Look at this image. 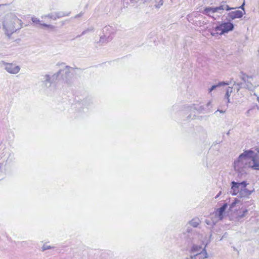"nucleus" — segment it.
Here are the masks:
<instances>
[{"mask_svg": "<svg viewBox=\"0 0 259 259\" xmlns=\"http://www.w3.org/2000/svg\"><path fill=\"white\" fill-rule=\"evenodd\" d=\"M200 221L198 218H194L191 221L189 222L190 225L194 227H197L200 224Z\"/></svg>", "mask_w": 259, "mask_h": 259, "instance_id": "20", "label": "nucleus"}, {"mask_svg": "<svg viewBox=\"0 0 259 259\" xmlns=\"http://www.w3.org/2000/svg\"><path fill=\"white\" fill-rule=\"evenodd\" d=\"M83 15V13L82 12H80L79 14L75 15V16L74 17L75 18H78L80 17H81L82 15Z\"/></svg>", "mask_w": 259, "mask_h": 259, "instance_id": "33", "label": "nucleus"}, {"mask_svg": "<svg viewBox=\"0 0 259 259\" xmlns=\"http://www.w3.org/2000/svg\"><path fill=\"white\" fill-rule=\"evenodd\" d=\"M244 14V13L240 10H236L235 11H232L228 13V17L229 19L232 20L235 19L236 18H241Z\"/></svg>", "mask_w": 259, "mask_h": 259, "instance_id": "13", "label": "nucleus"}, {"mask_svg": "<svg viewBox=\"0 0 259 259\" xmlns=\"http://www.w3.org/2000/svg\"><path fill=\"white\" fill-rule=\"evenodd\" d=\"M233 9L234 8H230L228 5L223 4L217 7H206L202 11V13L215 20L214 14L215 13L221 14L222 11L225 10L228 11Z\"/></svg>", "mask_w": 259, "mask_h": 259, "instance_id": "5", "label": "nucleus"}, {"mask_svg": "<svg viewBox=\"0 0 259 259\" xmlns=\"http://www.w3.org/2000/svg\"><path fill=\"white\" fill-rule=\"evenodd\" d=\"M257 100L259 102V98H257Z\"/></svg>", "mask_w": 259, "mask_h": 259, "instance_id": "40", "label": "nucleus"}, {"mask_svg": "<svg viewBox=\"0 0 259 259\" xmlns=\"http://www.w3.org/2000/svg\"><path fill=\"white\" fill-rule=\"evenodd\" d=\"M94 28L93 27H91L90 28H88L86 29L85 30H83L81 33V35H84L86 33L89 32H93L94 31Z\"/></svg>", "mask_w": 259, "mask_h": 259, "instance_id": "23", "label": "nucleus"}, {"mask_svg": "<svg viewBox=\"0 0 259 259\" xmlns=\"http://www.w3.org/2000/svg\"><path fill=\"white\" fill-rule=\"evenodd\" d=\"M241 83H234V87L235 88H236V89H237V91L238 92L240 88H241Z\"/></svg>", "mask_w": 259, "mask_h": 259, "instance_id": "29", "label": "nucleus"}, {"mask_svg": "<svg viewBox=\"0 0 259 259\" xmlns=\"http://www.w3.org/2000/svg\"><path fill=\"white\" fill-rule=\"evenodd\" d=\"M252 192L245 187L239 193V196L241 197H247L250 195Z\"/></svg>", "mask_w": 259, "mask_h": 259, "instance_id": "19", "label": "nucleus"}, {"mask_svg": "<svg viewBox=\"0 0 259 259\" xmlns=\"http://www.w3.org/2000/svg\"><path fill=\"white\" fill-rule=\"evenodd\" d=\"M249 77L248 75H246L245 74H242L241 79L244 82H246Z\"/></svg>", "mask_w": 259, "mask_h": 259, "instance_id": "27", "label": "nucleus"}, {"mask_svg": "<svg viewBox=\"0 0 259 259\" xmlns=\"http://www.w3.org/2000/svg\"><path fill=\"white\" fill-rule=\"evenodd\" d=\"M148 0H123V6L124 7L127 8L129 6H135L140 1L145 3ZM153 6L156 8H159L163 5V0H151Z\"/></svg>", "mask_w": 259, "mask_h": 259, "instance_id": "6", "label": "nucleus"}, {"mask_svg": "<svg viewBox=\"0 0 259 259\" xmlns=\"http://www.w3.org/2000/svg\"><path fill=\"white\" fill-rule=\"evenodd\" d=\"M229 134H230V131H228V132H227V135H229Z\"/></svg>", "mask_w": 259, "mask_h": 259, "instance_id": "39", "label": "nucleus"}, {"mask_svg": "<svg viewBox=\"0 0 259 259\" xmlns=\"http://www.w3.org/2000/svg\"><path fill=\"white\" fill-rule=\"evenodd\" d=\"M225 84H228L227 83H226L225 82H221L220 83H219L218 84H215V85H212L211 88H210L209 89V92L210 93L211 91H212L213 90L215 89L217 87H220V86H222L223 85H225Z\"/></svg>", "mask_w": 259, "mask_h": 259, "instance_id": "21", "label": "nucleus"}, {"mask_svg": "<svg viewBox=\"0 0 259 259\" xmlns=\"http://www.w3.org/2000/svg\"><path fill=\"white\" fill-rule=\"evenodd\" d=\"M193 234V230L192 228L190 227H187L185 232H184L182 234L184 238H187V239L190 237L191 235Z\"/></svg>", "mask_w": 259, "mask_h": 259, "instance_id": "17", "label": "nucleus"}, {"mask_svg": "<svg viewBox=\"0 0 259 259\" xmlns=\"http://www.w3.org/2000/svg\"><path fill=\"white\" fill-rule=\"evenodd\" d=\"M2 63L4 69L10 74H16L20 71V67L15 64L6 63L4 61H2Z\"/></svg>", "mask_w": 259, "mask_h": 259, "instance_id": "10", "label": "nucleus"}, {"mask_svg": "<svg viewBox=\"0 0 259 259\" xmlns=\"http://www.w3.org/2000/svg\"><path fill=\"white\" fill-rule=\"evenodd\" d=\"M194 24L196 25V26H202V24H204V21L201 22L200 21H199L198 22H196V23H194Z\"/></svg>", "mask_w": 259, "mask_h": 259, "instance_id": "30", "label": "nucleus"}, {"mask_svg": "<svg viewBox=\"0 0 259 259\" xmlns=\"http://www.w3.org/2000/svg\"><path fill=\"white\" fill-rule=\"evenodd\" d=\"M54 248V247H53V246H51L50 245H48L47 244H44V245L42 246V247H41V250H42V251H45L46 250L52 249V248Z\"/></svg>", "mask_w": 259, "mask_h": 259, "instance_id": "24", "label": "nucleus"}, {"mask_svg": "<svg viewBox=\"0 0 259 259\" xmlns=\"http://www.w3.org/2000/svg\"><path fill=\"white\" fill-rule=\"evenodd\" d=\"M194 116H195V115H194L193 117H191V116L190 115H189V116H188V118H191V119H193Z\"/></svg>", "mask_w": 259, "mask_h": 259, "instance_id": "38", "label": "nucleus"}, {"mask_svg": "<svg viewBox=\"0 0 259 259\" xmlns=\"http://www.w3.org/2000/svg\"><path fill=\"white\" fill-rule=\"evenodd\" d=\"M31 20H32V21L33 23H34L38 24H39V25H40V24H41V23H40V20H39L38 18H36V17H32V18H31Z\"/></svg>", "mask_w": 259, "mask_h": 259, "instance_id": "28", "label": "nucleus"}, {"mask_svg": "<svg viewBox=\"0 0 259 259\" xmlns=\"http://www.w3.org/2000/svg\"><path fill=\"white\" fill-rule=\"evenodd\" d=\"M3 26L5 34L10 36L14 32L21 29L22 21L15 14L9 13L4 17Z\"/></svg>", "mask_w": 259, "mask_h": 259, "instance_id": "2", "label": "nucleus"}, {"mask_svg": "<svg viewBox=\"0 0 259 259\" xmlns=\"http://www.w3.org/2000/svg\"><path fill=\"white\" fill-rule=\"evenodd\" d=\"M40 25H41L44 27L51 29H53L55 28L54 26L51 25V24H47L46 23L40 24Z\"/></svg>", "mask_w": 259, "mask_h": 259, "instance_id": "25", "label": "nucleus"}, {"mask_svg": "<svg viewBox=\"0 0 259 259\" xmlns=\"http://www.w3.org/2000/svg\"><path fill=\"white\" fill-rule=\"evenodd\" d=\"M115 32V29L111 26H106L103 29V34H106V36H111Z\"/></svg>", "mask_w": 259, "mask_h": 259, "instance_id": "14", "label": "nucleus"}, {"mask_svg": "<svg viewBox=\"0 0 259 259\" xmlns=\"http://www.w3.org/2000/svg\"><path fill=\"white\" fill-rule=\"evenodd\" d=\"M211 101H209L207 103V106L208 107L209 106H210L211 105Z\"/></svg>", "mask_w": 259, "mask_h": 259, "instance_id": "37", "label": "nucleus"}, {"mask_svg": "<svg viewBox=\"0 0 259 259\" xmlns=\"http://www.w3.org/2000/svg\"><path fill=\"white\" fill-rule=\"evenodd\" d=\"M251 153V149L245 150L234 160L233 167L238 175L242 176L246 174L247 170L250 168L249 155Z\"/></svg>", "mask_w": 259, "mask_h": 259, "instance_id": "3", "label": "nucleus"}, {"mask_svg": "<svg viewBox=\"0 0 259 259\" xmlns=\"http://www.w3.org/2000/svg\"><path fill=\"white\" fill-rule=\"evenodd\" d=\"M203 249V248H202V247L201 245L193 244L191 248L190 252L191 253H196V254L197 253H199L202 251Z\"/></svg>", "mask_w": 259, "mask_h": 259, "instance_id": "16", "label": "nucleus"}, {"mask_svg": "<svg viewBox=\"0 0 259 259\" xmlns=\"http://www.w3.org/2000/svg\"><path fill=\"white\" fill-rule=\"evenodd\" d=\"M234 28V25L230 22H225L217 26L215 28V31L220 34H223L225 33L231 31Z\"/></svg>", "mask_w": 259, "mask_h": 259, "instance_id": "8", "label": "nucleus"}, {"mask_svg": "<svg viewBox=\"0 0 259 259\" xmlns=\"http://www.w3.org/2000/svg\"><path fill=\"white\" fill-rule=\"evenodd\" d=\"M245 83L246 84L247 88L249 90H251L252 88V84L251 83H249L247 81Z\"/></svg>", "mask_w": 259, "mask_h": 259, "instance_id": "31", "label": "nucleus"}, {"mask_svg": "<svg viewBox=\"0 0 259 259\" xmlns=\"http://www.w3.org/2000/svg\"><path fill=\"white\" fill-rule=\"evenodd\" d=\"M245 5V3L244 2L243 3V4L239 7V8L241 9L242 10V12L244 13V14L245 13V11H244V6Z\"/></svg>", "mask_w": 259, "mask_h": 259, "instance_id": "34", "label": "nucleus"}, {"mask_svg": "<svg viewBox=\"0 0 259 259\" xmlns=\"http://www.w3.org/2000/svg\"><path fill=\"white\" fill-rule=\"evenodd\" d=\"M247 183L245 181H243L241 183H237L234 181L231 183V189L232 195H236L238 193H239L247 185Z\"/></svg>", "mask_w": 259, "mask_h": 259, "instance_id": "9", "label": "nucleus"}, {"mask_svg": "<svg viewBox=\"0 0 259 259\" xmlns=\"http://www.w3.org/2000/svg\"><path fill=\"white\" fill-rule=\"evenodd\" d=\"M195 15H197V13H194V14H189V15H188L187 16V19L188 20V21L191 23H192V24H194V21H193V17L194 16H195Z\"/></svg>", "mask_w": 259, "mask_h": 259, "instance_id": "22", "label": "nucleus"}, {"mask_svg": "<svg viewBox=\"0 0 259 259\" xmlns=\"http://www.w3.org/2000/svg\"><path fill=\"white\" fill-rule=\"evenodd\" d=\"M251 153L250 154L249 159L250 168L255 169L259 170V150L257 152L251 150Z\"/></svg>", "mask_w": 259, "mask_h": 259, "instance_id": "7", "label": "nucleus"}, {"mask_svg": "<svg viewBox=\"0 0 259 259\" xmlns=\"http://www.w3.org/2000/svg\"><path fill=\"white\" fill-rule=\"evenodd\" d=\"M200 256V255H197V254H195L194 255H191L190 256V258H188V259H197V256Z\"/></svg>", "mask_w": 259, "mask_h": 259, "instance_id": "32", "label": "nucleus"}, {"mask_svg": "<svg viewBox=\"0 0 259 259\" xmlns=\"http://www.w3.org/2000/svg\"><path fill=\"white\" fill-rule=\"evenodd\" d=\"M70 15V13H67L64 12H55L49 13L47 15H45L41 16L42 19H46L49 18L53 20H56L57 19L61 18L63 17L68 16Z\"/></svg>", "mask_w": 259, "mask_h": 259, "instance_id": "11", "label": "nucleus"}, {"mask_svg": "<svg viewBox=\"0 0 259 259\" xmlns=\"http://www.w3.org/2000/svg\"><path fill=\"white\" fill-rule=\"evenodd\" d=\"M218 111H219V112H220V113H225V111H223V110H219V109H218V110L215 112H218Z\"/></svg>", "mask_w": 259, "mask_h": 259, "instance_id": "35", "label": "nucleus"}, {"mask_svg": "<svg viewBox=\"0 0 259 259\" xmlns=\"http://www.w3.org/2000/svg\"><path fill=\"white\" fill-rule=\"evenodd\" d=\"M228 208L227 203H224L220 208H218L214 212L215 216L217 217L218 220H222L225 215V211Z\"/></svg>", "mask_w": 259, "mask_h": 259, "instance_id": "12", "label": "nucleus"}, {"mask_svg": "<svg viewBox=\"0 0 259 259\" xmlns=\"http://www.w3.org/2000/svg\"><path fill=\"white\" fill-rule=\"evenodd\" d=\"M248 211L246 207L242 205L239 200L235 199L230 205L228 212L231 220L241 222L242 219L247 215Z\"/></svg>", "mask_w": 259, "mask_h": 259, "instance_id": "1", "label": "nucleus"}, {"mask_svg": "<svg viewBox=\"0 0 259 259\" xmlns=\"http://www.w3.org/2000/svg\"><path fill=\"white\" fill-rule=\"evenodd\" d=\"M112 39V36L108 35L106 36V34H103V35L100 36L99 42L101 44H103L110 41Z\"/></svg>", "mask_w": 259, "mask_h": 259, "instance_id": "15", "label": "nucleus"}, {"mask_svg": "<svg viewBox=\"0 0 259 259\" xmlns=\"http://www.w3.org/2000/svg\"><path fill=\"white\" fill-rule=\"evenodd\" d=\"M233 89L232 88L228 87L226 90V92L224 97V100H226V102L229 103L230 102L229 97L231 95V94L232 93Z\"/></svg>", "mask_w": 259, "mask_h": 259, "instance_id": "18", "label": "nucleus"}, {"mask_svg": "<svg viewBox=\"0 0 259 259\" xmlns=\"http://www.w3.org/2000/svg\"><path fill=\"white\" fill-rule=\"evenodd\" d=\"M221 194V191H220L215 196V198H217L219 197V196Z\"/></svg>", "mask_w": 259, "mask_h": 259, "instance_id": "36", "label": "nucleus"}, {"mask_svg": "<svg viewBox=\"0 0 259 259\" xmlns=\"http://www.w3.org/2000/svg\"><path fill=\"white\" fill-rule=\"evenodd\" d=\"M70 67L68 66H65L63 69H60L57 72L52 75L45 74L41 78V86L42 88H50L53 83L57 79L60 74H64L63 79L67 82V78L70 76Z\"/></svg>", "mask_w": 259, "mask_h": 259, "instance_id": "4", "label": "nucleus"}, {"mask_svg": "<svg viewBox=\"0 0 259 259\" xmlns=\"http://www.w3.org/2000/svg\"><path fill=\"white\" fill-rule=\"evenodd\" d=\"M40 25H41L44 27L51 29H53L55 28L54 26L51 25V24H47L46 23L40 24Z\"/></svg>", "mask_w": 259, "mask_h": 259, "instance_id": "26", "label": "nucleus"}]
</instances>
